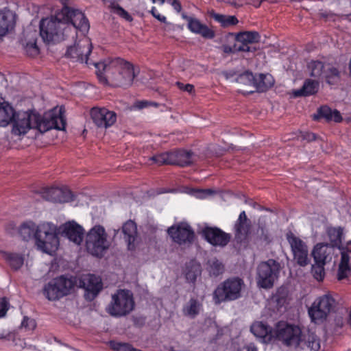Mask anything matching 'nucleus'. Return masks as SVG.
Segmentation results:
<instances>
[{"label": "nucleus", "mask_w": 351, "mask_h": 351, "mask_svg": "<svg viewBox=\"0 0 351 351\" xmlns=\"http://www.w3.org/2000/svg\"><path fill=\"white\" fill-rule=\"evenodd\" d=\"M11 123L12 132L16 136L24 135L31 129L44 133L53 128L64 130L66 127V119L61 109L58 113L53 111L46 113L44 116H41L35 110L15 111L14 118Z\"/></svg>", "instance_id": "1"}, {"label": "nucleus", "mask_w": 351, "mask_h": 351, "mask_svg": "<svg viewBox=\"0 0 351 351\" xmlns=\"http://www.w3.org/2000/svg\"><path fill=\"white\" fill-rule=\"evenodd\" d=\"M95 68L99 81L113 87H128L136 76L134 65L120 58L97 62Z\"/></svg>", "instance_id": "2"}, {"label": "nucleus", "mask_w": 351, "mask_h": 351, "mask_svg": "<svg viewBox=\"0 0 351 351\" xmlns=\"http://www.w3.org/2000/svg\"><path fill=\"white\" fill-rule=\"evenodd\" d=\"M19 233L24 241L34 238L38 249L47 254H51L58 248L60 242L56 228L50 223L36 226L32 221H27L21 226Z\"/></svg>", "instance_id": "3"}, {"label": "nucleus", "mask_w": 351, "mask_h": 351, "mask_svg": "<svg viewBox=\"0 0 351 351\" xmlns=\"http://www.w3.org/2000/svg\"><path fill=\"white\" fill-rule=\"evenodd\" d=\"M71 27L57 17L43 19L40 22V35L47 44H55L69 38Z\"/></svg>", "instance_id": "4"}, {"label": "nucleus", "mask_w": 351, "mask_h": 351, "mask_svg": "<svg viewBox=\"0 0 351 351\" xmlns=\"http://www.w3.org/2000/svg\"><path fill=\"white\" fill-rule=\"evenodd\" d=\"M328 235L331 246L337 247L341 250L337 278L341 280L346 278L351 271V241L348 242L345 247H340L343 237V229L340 227L329 228Z\"/></svg>", "instance_id": "5"}, {"label": "nucleus", "mask_w": 351, "mask_h": 351, "mask_svg": "<svg viewBox=\"0 0 351 351\" xmlns=\"http://www.w3.org/2000/svg\"><path fill=\"white\" fill-rule=\"evenodd\" d=\"M110 241L104 226L95 225L91 228L86 237L87 252L95 257H102L110 248Z\"/></svg>", "instance_id": "6"}, {"label": "nucleus", "mask_w": 351, "mask_h": 351, "mask_svg": "<svg viewBox=\"0 0 351 351\" xmlns=\"http://www.w3.org/2000/svg\"><path fill=\"white\" fill-rule=\"evenodd\" d=\"M243 280L239 277L226 279L220 283L213 292V301L215 304L236 300L241 297Z\"/></svg>", "instance_id": "7"}, {"label": "nucleus", "mask_w": 351, "mask_h": 351, "mask_svg": "<svg viewBox=\"0 0 351 351\" xmlns=\"http://www.w3.org/2000/svg\"><path fill=\"white\" fill-rule=\"evenodd\" d=\"M76 282L75 278H66L62 275L52 279L45 286L44 294L49 300H58L70 294Z\"/></svg>", "instance_id": "8"}, {"label": "nucleus", "mask_w": 351, "mask_h": 351, "mask_svg": "<svg viewBox=\"0 0 351 351\" xmlns=\"http://www.w3.org/2000/svg\"><path fill=\"white\" fill-rule=\"evenodd\" d=\"M134 307L133 295L130 291L119 289L112 295V301L107 308V311L114 317H121L130 313Z\"/></svg>", "instance_id": "9"}, {"label": "nucleus", "mask_w": 351, "mask_h": 351, "mask_svg": "<svg viewBox=\"0 0 351 351\" xmlns=\"http://www.w3.org/2000/svg\"><path fill=\"white\" fill-rule=\"evenodd\" d=\"M62 14L66 26L71 27V31H69V37L76 36L77 30L81 32L83 36L88 32L90 28L89 22L81 11L64 6L62 10Z\"/></svg>", "instance_id": "10"}, {"label": "nucleus", "mask_w": 351, "mask_h": 351, "mask_svg": "<svg viewBox=\"0 0 351 351\" xmlns=\"http://www.w3.org/2000/svg\"><path fill=\"white\" fill-rule=\"evenodd\" d=\"M335 306V300L330 293L317 298L308 309V314L312 322L322 324Z\"/></svg>", "instance_id": "11"}, {"label": "nucleus", "mask_w": 351, "mask_h": 351, "mask_svg": "<svg viewBox=\"0 0 351 351\" xmlns=\"http://www.w3.org/2000/svg\"><path fill=\"white\" fill-rule=\"evenodd\" d=\"M280 265L274 259L260 263L257 268V284L263 289H270L278 278Z\"/></svg>", "instance_id": "12"}, {"label": "nucleus", "mask_w": 351, "mask_h": 351, "mask_svg": "<svg viewBox=\"0 0 351 351\" xmlns=\"http://www.w3.org/2000/svg\"><path fill=\"white\" fill-rule=\"evenodd\" d=\"M302 331L298 326L279 322L274 331V339L282 341L288 346H298L301 341Z\"/></svg>", "instance_id": "13"}, {"label": "nucleus", "mask_w": 351, "mask_h": 351, "mask_svg": "<svg viewBox=\"0 0 351 351\" xmlns=\"http://www.w3.org/2000/svg\"><path fill=\"white\" fill-rule=\"evenodd\" d=\"M167 232L171 240L178 244H191L195 240V232L186 222H180L168 228Z\"/></svg>", "instance_id": "14"}, {"label": "nucleus", "mask_w": 351, "mask_h": 351, "mask_svg": "<svg viewBox=\"0 0 351 351\" xmlns=\"http://www.w3.org/2000/svg\"><path fill=\"white\" fill-rule=\"evenodd\" d=\"M287 239L291 245L294 261L301 267L308 265L310 259L306 244L291 232L287 234Z\"/></svg>", "instance_id": "15"}, {"label": "nucleus", "mask_w": 351, "mask_h": 351, "mask_svg": "<svg viewBox=\"0 0 351 351\" xmlns=\"http://www.w3.org/2000/svg\"><path fill=\"white\" fill-rule=\"evenodd\" d=\"M92 43L90 39L85 36L78 41H75L73 46L67 48L65 56L81 62H88V56L92 52Z\"/></svg>", "instance_id": "16"}, {"label": "nucleus", "mask_w": 351, "mask_h": 351, "mask_svg": "<svg viewBox=\"0 0 351 351\" xmlns=\"http://www.w3.org/2000/svg\"><path fill=\"white\" fill-rule=\"evenodd\" d=\"M202 237L213 246L225 247L231 239V235L217 227L205 226L202 229Z\"/></svg>", "instance_id": "17"}, {"label": "nucleus", "mask_w": 351, "mask_h": 351, "mask_svg": "<svg viewBox=\"0 0 351 351\" xmlns=\"http://www.w3.org/2000/svg\"><path fill=\"white\" fill-rule=\"evenodd\" d=\"M39 193L44 199L58 203L69 202L73 200L74 197L73 192L67 187H45Z\"/></svg>", "instance_id": "18"}, {"label": "nucleus", "mask_w": 351, "mask_h": 351, "mask_svg": "<svg viewBox=\"0 0 351 351\" xmlns=\"http://www.w3.org/2000/svg\"><path fill=\"white\" fill-rule=\"evenodd\" d=\"M90 116L93 123L98 128H108L114 125L117 121V114L104 107L92 108Z\"/></svg>", "instance_id": "19"}, {"label": "nucleus", "mask_w": 351, "mask_h": 351, "mask_svg": "<svg viewBox=\"0 0 351 351\" xmlns=\"http://www.w3.org/2000/svg\"><path fill=\"white\" fill-rule=\"evenodd\" d=\"M58 233L79 245L83 241L84 229L75 221H69L59 227Z\"/></svg>", "instance_id": "20"}, {"label": "nucleus", "mask_w": 351, "mask_h": 351, "mask_svg": "<svg viewBox=\"0 0 351 351\" xmlns=\"http://www.w3.org/2000/svg\"><path fill=\"white\" fill-rule=\"evenodd\" d=\"M234 237L237 243H243L248 240L251 231V222L245 211L240 213L234 226Z\"/></svg>", "instance_id": "21"}, {"label": "nucleus", "mask_w": 351, "mask_h": 351, "mask_svg": "<svg viewBox=\"0 0 351 351\" xmlns=\"http://www.w3.org/2000/svg\"><path fill=\"white\" fill-rule=\"evenodd\" d=\"M261 36L256 31H245L239 32L236 36V43L239 45L238 51L243 52L255 51L256 49L251 45L259 42Z\"/></svg>", "instance_id": "22"}, {"label": "nucleus", "mask_w": 351, "mask_h": 351, "mask_svg": "<svg viewBox=\"0 0 351 351\" xmlns=\"http://www.w3.org/2000/svg\"><path fill=\"white\" fill-rule=\"evenodd\" d=\"M183 19L187 21V27L193 33L201 35L206 39H213L215 36V32L206 25L203 24L197 19L189 16L185 14H182Z\"/></svg>", "instance_id": "23"}, {"label": "nucleus", "mask_w": 351, "mask_h": 351, "mask_svg": "<svg viewBox=\"0 0 351 351\" xmlns=\"http://www.w3.org/2000/svg\"><path fill=\"white\" fill-rule=\"evenodd\" d=\"M80 287H83L88 297L93 300L103 288L101 280L94 274H88L80 280Z\"/></svg>", "instance_id": "24"}, {"label": "nucleus", "mask_w": 351, "mask_h": 351, "mask_svg": "<svg viewBox=\"0 0 351 351\" xmlns=\"http://www.w3.org/2000/svg\"><path fill=\"white\" fill-rule=\"evenodd\" d=\"M16 14L8 8L0 9V36L12 31L16 25Z\"/></svg>", "instance_id": "25"}, {"label": "nucleus", "mask_w": 351, "mask_h": 351, "mask_svg": "<svg viewBox=\"0 0 351 351\" xmlns=\"http://www.w3.org/2000/svg\"><path fill=\"white\" fill-rule=\"evenodd\" d=\"M254 336L261 339L265 343H269L274 339V331L271 327L262 322H256L250 327Z\"/></svg>", "instance_id": "26"}, {"label": "nucleus", "mask_w": 351, "mask_h": 351, "mask_svg": "<svg viewBox=\"0 0 351 351\" xmlns=\"http://www.w3.org/2000/svg\"><path fill=\"white\" fill-rule=\"evenodd\" d=\"M122 232L129 250H134L137 239V226L132 220H128L122 226Z\"/></svg>", "instance_id": "27"}, {"label": "nucleus", "mask_w": 351, "mask_h": 351, "mask_svg": "<svg viewBox=\"0 0 351 351\" xmlns=\"http://www.w3.org/2000/svg\"><path fill=\"white\" fill-rule=\"evenodd\" d=\"M193 153L191 151L184 149H177L171 151V160L170 165H177L179 167H187L193 163Z\"/></svg>", "instance_id": "28"}, {"label": "nucleus", "mask_w": 351, "mask_h": 351, "mask_svg": "<svg viewBox=\"0 0 351 351\" xmlns=\"http://www.w3.org/2000/svg\"><path fill=\"white\" fill-rule=\"evenodd\" d=\"M332 247L328 244L317 243L312 252V256L315 263H322L325 265L327 261H330L332 258Z\"/></svg>", "instance_id": "29"}, {"label": "nucleus", "mask_w": 351, "mask_h": 351, "mask_svg": "<svg viewBox=\"0 0 351 351\" xmlns=\"http://www.w3.org/2000/svg\"><path fill=\"white\" fill-rule=\"evenodd\" d=\"M324 119L326 121H334L335 123H341L343 120L342 116L337 110H332L327 106H322L317 110V114H314L313 119L318 120Z\"/></svg>", "instance_id": "30"}, {"label": "nucleus", "mask_w": 351, "mask_h": 351, "mask_svg": "<svg viewBox=\"0 0 351 351\" xmlns=\"http://www.w3.org/2000/svg\"><path fill=\"white\" fill-rule=\"evenodd\" d=\"M319 90V82L317 81L307 79L304 82L301 88L294 92L295 97H307L316 94Z\"/></svg>", "instance_id": "31"}, {"label": "nucleus", "mask_w": 351, "mask_h": 351, "mask_svg": "<svg viewBox=\"0 0 351 351\" xmlns=\"http://www.w3.org/2000/svg\"><path fill=\"white\" fill-rule=\"evenodd\" d=\"M0 253L2 258L13 270L16 271L23 266L24 257L22 254L5 251H1Z\"/></svg>", "instance_id": "32"}, {"label": "nucleus", "mask_w": 351, "mask_h": 351, "mask_svg": "<svg viewBox=\"0 0 351 351\" xmlns=\"http://www.w3.org/2000/svg\"><path fill=\"white\" fill-rule=\"evenodd\" d=\"M15 110L7 101L0 103V126H7L14 118Z\"/></svg>", "instance_id": "33"}, {"label": "nucleus", "mask_w": 351, "mask_h": 351, "mask_svg": "<svg viewBox=\"0 0 351 351\" xmlns=\"http://www.w3.org/2000/svg\"><path fill=\"white\" fill-rule=\"evenodd\" d=\"M210 16L216 22L220 23L221 26L226 28L238 24L239 20L235 16L224 15L212 10L209 13Z\"/></svg>", "instance_id": "34"}, {"label": "nucleus", "mask_w": 351, "mask_h": 351, "mask_svg": "<svg viewBox=\"0 0 351 351\" xmlns=\"http://www.w3.org/2000/svg\"><path fill=\"white\" fill-rule=\"evenodd\" d=\"M274 85V80L270 75L261 73L256 75V82H254L253 86H254L258 92L263 93L267 91L269 88Z\"/></svg>", "instance_id": "35"}, {"label": "nucleus", "mask_w": 351, "mask_h": 351, "mask_svg": "<svg viewBox=\"0 0 351 351\" xmlns=\"http://www.w3.org/2000/svg\"><path fill=\"white\" fill-rule=\"evenodd\" d=\"M322 77L330 85L337 84L340 80V72L332 64L327 63Z\"/></svg>", "instance_id": "36"}, {"label": "nucleus", "mask_w": 351, "mask_h": 351, "mask_svg": "<svg viewBox=\"0 0 351 351\" xmlns=\"http://www.w3.org/2000/svg\"><path fill=\"white\" fill-rule=\"evenodd\" d=\"M201 274V265L195 261H191L186 266L185 278L189 282L194 283Z\"/></svg>", "instance_id": "37"}, {"label": "nucleus", "mask_w": 351, "mask_h": 351, "mask_svg": "<svg viewBox=\"0 0 351 351\" xmlns=\"http://www.w3.org/2000/svg\"><path fill=\"white\" fill-rule=\"evenodd\" d=\"M201 304L195 298H191L183 307V314L191 318L195 317L199 313Z\"/></svg>", "instance_id": "38"}, {"label": "nucleus", "mask_w": 351, "mask_h": 351, "mask_svg": "<svg viewBox=\"0 0 351 351\" xmlns=\"http://www.w3.org/2000/svg\"><path fill=\"white\" fill-rule=\"evenodd\" d=\"M326 64L319 60H312L308 64L310 75L314 77H322Z\"/></svg>", "instance_id": "39"}, {"label": "nucleus", "mask_w": 351, "mask_h": 351, "mask_svg": "<svg viewBox=\"0 0 351 351\" xmlns=\"http://www.w3.org/2000/svg\"><path fill=\"white\" fill-rule=\"evenodd\" d=\"M236 82L244 85L253 86L256 82V75H254L251 71H246L237 76Z\"/></svg>", "instance_id": "40"}, {"label": "nucleus", "mask_w": 351, "mask_h": 351, "mask_svg": "<svg viewBox=\"0 0 351 351\" xmlns=\"http://www.w3.org/2000/svg\"><path fill=\"white\" fill-rule=\"evenodd\" d=\"M305 344L311 350L317 351L320 348V339L313 332H309L305 339Z\"/></svg>", "instance_id": "41"}, {"label": "nucleus", "mask_w": 351, "mask_h": 351, "mask_svg": "<svg viewBox=\"0 0 351 351\" xmlns=\"http://www.w3.org/2000/svg\"><path fill=\"white\" fill-rule=\"evenodd\" d=\"M110 346L114 351H143L134 348L129 343L118 342L115 341H110Z\"/></svg>", "instance_id": "42"}, {"label": "nucleus", "mask_w": 351, "mask_h": 351, "mask_svg": "<svg viewBox=\"0 0 351 351\" xmlns=\"http://www.w3.org/2000/svg\"><path fill=\"white\" fill-rule=\"evenodd\" d=\"M171 152H163L150 158V160L158 165H170Z\"/></svg>", "instance_id": "43"}, {"label": "nucleus", "mask_w": 351, "mask_h": 351, "mask_svg": "<svg viewBox=\"0 0 351 351\" xmlns=\"http://www.w3.org/2000/svg\"><path fill=\"white\" fill-rule=\"evenodd\" d=\"M110 8L113 13L124 19L125 21L129 22L132 21V16L118 3H111Z\"/></svg>", "instance_id": "44"}, {"label": "nucleus", "mask_w": 351, "mask_h": 351, "mask_svg": "<svg viewBox=\"0 0 351 351\" xmlns=\"http://www.w3.org/2000/svg\"><path fill=\"white\" fill-rule=\"evenodd\" d=\"M312 267V272L314 278L318 281H322L325 276L324 265L322 263H315Z\"/></svg>", "instance_id": "45"}, {"label": "nucleus", "mask_w": 351, "mask_h": 351, "mask_svg": "<svg viewBox=\"0 0 351 351\" xmlns=\"http://www.w3.org/2000/svg\"><path fill=\"white\" fill-rule=\"evenodd\" d=\"M223 265L218 260H215L210 265V272L212 275L217 276L223 272Z\"/></svg>", "instance_id": "46"}, {"label": "nucleus", "mask_w": 351, "mask_h": 351, "mask_svg": "<svg viewBox=\"0 0 351 351\" xmlns=\"http://www.w3.org/2000/svg\"><path fill=\"white\" fill-rule=\"evenodd\" d=\"M25 49L26 53L30 56H35L39 53V48L36 41L27 43Z\"/></svg>", "instance_id": "47"}, {"label": "nucleus", "mask_w": 351, "mask_h": 351, "mask_svg": "<svg viewBox=\"0 0 351 351\" xmlns=\"http://www.w3.org/2000/svg\"><path fill=\"white\" fill-rule=\"evenodd\" d=\"M257 234L261 240L267 243L270 241V236L269 231L265 227L259 226L257 230Z\"/></svg>", "instance_id": "48"}, {"label": "nucleus", "mask_w": 351, "mask_h": 351, "mask_svg": "<svg viewBox=\"0 0 351 351\" xmlns=\"http://www.w3.org/2000/svg\"><path fill=\"white\" fill-rule=\"evenodd\" d=\"M36 326V324L34 319H29L25 316L21 322V327L25 328L27 330H34Z\"/></svg>", "instance_id": "49"}, {"label": "nucleus", "mask_w": 351, "mask_h": 351, "mask_svg": "<svg viewBox=\"0 0 351 351\" xmlns=\"http://www.w3.org/2000/svg\"><path fill=\"white\" fill-rule=\"evenodd\" d=\"M176 84L180 90L186 91L189 93L194 92V86L191 84H184L180 82H177Z\"/></svg>", "instance_id": "50"}, {"label": "nucleus", "mask_w": 351, "mask_h": 351, "mask_svg": "<svg viewBox=\"0 0 351 351\" xmlns=\"http://www.w3.org/2000/svg\"><path fill=\"white\" fill-rule=\"evenodd\" d=\"M152 15L158 21H159L161 23H167V18L161 15L158 11L157 10L156 7H152V10L150 11Z\"/></svg>", "instance_id": "51"}, {"label": "nucleus", "mask_w": 351, "mask_h": 351, "mask_svg": "<svg viewBox=\"0 0 351 351\" xmlns=\"http://www.w3.org/2000/svg\"><path fill=\"white\" fill-rule=\"evenodd\" d=\"M237 48H239V45L236 43L234 44L233 46L224 45L222 46L223 51L226 53H233L235 52H239V51L237 50Z\"/></svg>", "instance_id": "52"}, {"label": "nucleus", "mask_w": 351, "mask_h": 351, "mask_svg": "<svg viewBox=\"0 0 351 351\" xmlns=\"http://www.w3.org/2000/svg\"><path fill=\"white\" fill-rule=\"evenodd\" d=\"M237 351H258V350L254 343H249L239 348Z\"/></svg>", "instance_id": "53"}, {"label": "nucleus", "mask_w": 351, "mask_h": 351, "mask_svg": "<svg viewBox=\"0 0 351 351\" xmlns=\"http://www.w3.org/2000/svg\"><path fill=\"white\" fill-rule=\"evenodd\" d=\"M8 310V302L5 298H2L0 302V317H3Z\"/></svg>", "instance_id": "54"}, {"label": "nucleus", "mask_w": 351, "mask_h": 351, "mask_svg": "<svg viewBox=\"0 0 351 351\" xmlns=\"http://www.w3.org/2000/svg\"><path fill=\"white\" fill-rule=\"evenodd\" d=\"M149 106H158V104L148 101H141L137 103V107L140 109L147 108Z\"/></svg>", "instance_id": "55"}, {"label": "nucleus", "mask_w": 351, "mask_h": 351, "mask_svg": "<svg viewBox=\"0 0 351 351\" xmlns=\"http://www.w3.org/2000/svg\"><path fill=\"white\" fill-rule=\"evenodd\" d=\"M167 1L177 12H180L182 10V5L178 0H167Z\"/></svg>", "instance_id": "56"}, {"label": "nucleus", "mask_w": 351, "mask_h": 351, "mask_svg": "<svg viewBox=\"0 0 351 351\" xmlns=\"http://www.w3.org/2000/svg\"><path fill=\"white\" fill-rule=\"evenodd\" d=\"M303 138L308 141H313L316 139V135L313 132H306L303 135Z\"/></svg>", "instance_id": "57"}, {"label": "nucleus", "mask_w": 351, "mask_h": 351, "mask_svg": "<svg viewBox=\"0 0 351 351\" xmlns=\"http://www.w3.org/2000/svg\"><path fill=\"white\" fill-rule=\"evenodd\" d=\"M154 3H158L160 5H162L165 0H152Z\"/></svg>", "instance_id": "58"}, {"label": "nucleus", "mask_w": 351, "mask_h": 351, "mask_svg": "<svg viewBox=\"0 0 351 351\" xmlns=\"http://www.w3.org/2000/svg\"><path fill=\"white\" fill-rule=\"evenodd\" d=\"M349 323L351 326V311H350V315H349Z\"/></svg>", "instance_id": "59"}, {"label": "nucleus", "mask_w": 351, "mask_h": 351, "mask_svg": "<svg viewBox=\"0 0 351 351\" xmlns=\"http://www.w3.org/2000/svg\"><path fill=\"white\" fill-rule=\"evenodd\" d=\"M230 75H229L228 73H226V77H227V78H228Z\"/></svg>", "instance_id": "60"}]
</instances>
